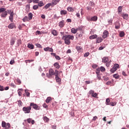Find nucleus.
Returning <instances> with one entry per match:
<instances>
[{"mask_svg": "<svg viewBox=\"0 0 129 129\" xmlns=\"http://www.w3.org/2000/svg\"><path fill=\"white\" fill-rule=\"evenodd\" d=\"M62 40H64V43H66V45H70V44H71L70 40L73 41V40H74V36L70 35H63L62 37Z\"/></svg>", "mask_w": 129, "mask_h": 129, "instance_id": "1", "label": "nucleus"}, {"mask_svg": "<svg viewBox=\"0 0 129 129\" xmlns=\"http://www.w3.org/2000/svg\"><path fill=\"white\" fill-rule=\"evenodd\" d=\"M6 9L4 8H0V13H2V18H7V16H8V12L6 11Z\"/></svg>", "mask_w": 129, "mask_h": 129, "instance_id": "2", "label": "nucleus"}, {"mask_svg": "<svg viewBox=\"0 0 129 129\" xmlns=\"http://www.w3.org/2000/svg\"><path fill=\"white\" fill-rule=\"evenodd\" d=\"M2 127H5V129H10L11 128V124L10 123H6L5 121H2Z\"/></svg>", "mask_w": 129, "mask_h": 129, "instance_id": "3", "label": "nucleus"}, {"mask_svg": "<svg viewBox=\"0 0 129 129\" xmlns=\"http://www.w3.org/2000/svg\"><path fill=\"white\" fill-rule=\"evenodd\" d=\"M31 109H32V107L29 106L28 107H24L22 110L24 111V113H30L31 112Z\"/></svg>", "mask_w": 129, "mask_h": 129, "instance_id": "4", "label": "nucleus"}, {"mask_svg": "<svg viewBox=\"0 0 129 129\" xmlns=\"http://www.w3.org/2000/svg\"><path fill=\"white\" fill-rule=\"evenodd\" d=\"M30 106L32 107L34 109H35V110H40V109L41 108L39 106H38L37 104H35L34 103H31Z\"/></svg>", "mask_w": 129, "mask_h": 129, "instance_id": "5", "label": "nucleus"}, {"mask_svg": "<svg viewBox=\"0 0 129 129\" xmlns=\"http://www.w3.org/2000/svg\"><path fill=\"white\" fill-rule=\"evenodd\" d=\"M55 75V71L53 69H50L49 71V74H47L46 76L48 77V78H50L51 76Z\"/></svg>", "mask_w": 129, "mask_h": 129, "instance_id": "6", "label": "nucleus"}, {"mask_svg": "<svg viewBox=\"0 0 129 129\" xmlns=\"http://www.w3.org/2000/svg\"><path fill=\"white\" fill-rule=\"evenodd\" d=\"M109 35V33H108V31L107 30H105L103 33V35H102V38L103 39H105V38H107Z\"/></svg>", "mask_w": 129, "mask_h": 129, "instance_id": "7", "label": "nucleus"}, {"mask_svg": "<svg viewBox=\"0 0 129 129\" xmlns=\"http://www.w3.org/2000/svg\"><path fill=\"white\" fill-rule=\"evenodd\" d=\"M8 29H11L17 28V26H16V24L14 23H10L8 25Z\"/></svg>", "mask_w": 129, "mask_h": 129, "instance_id": "8", "label": "nucleus"}, {"mask_svg": "<svg viewBox=\"0 0 129 129\" xmlns=\"http://www.w3.org/2000/svg\"><path fill=\"white\" fill-rule=\"evenodd\" d=\"M43 50L44 51H45V52H53L54 51L53 48L49 47L44 48Z\"/></svg>", "mask_w": 129, "mask_h": 129, "instance_id": "9", "label": "nucleus"}, {"mask_svg": "<svg viewBox=\"0 0 129 129\" xmlns=\"http://www.w3.org/2000/svg\"><path fill=\"white\" fill-rule=\"evenodd\" d=\"M9 20L11 21V23L14 22V12L11 13L10 16H9Z\"/></svg>", "mask_w": 129, "mask_h": 129, "instance_id": "10", "label": "nucleus"}, {"mask_svg": "<svg viewBox=\"0 0 129 129\" xmlns=\"http://www.w3.org/2000/svg\"><path fill=\"white\" fill-rule=\"evenodd\" d=\"M79 29H80V27H78L77 29L73 28L71 29V33H72V34H76V33H77V32H78V30H79Z\"/></svg>", "mask_w": 129, "mask_h": 129, "instance_id": "11", "label": "nucleus"}, {"mask_svg": "<svg viewBox=\"0 0 129 129\" xmlns=\"http://www.w3.org/2000/svg\"><path fill=\"white\" fill-rule=\"evenodd\" d=\"M65 21L64 20H62L58 23V26L60 28H63L64 26H65Z\"/></svg>", "mask_w": 129, "mask_h": 129, "instance_id": "12", "label": "nucleus"}, {"mask_svg": "<svg viewBox=\"0 0 129 129\" xmlns=\"http://www.w3.org/2000/svg\"><path fill=\"white\" fill-rule=\"evenodd\" d=\"M120 16V17H122L124 20H127V19L128 18V14H121Z\"/></svg>", "mask_w": 129, "mask_h": 129, "instance_id": "13", "label": "nucleus"}, {"mask_svg": "<svg viewBox=\"0 0 129 129\" xmlns=\"http://www.w3.org/2000/svg\"><path fill=\"white\" fill-rule=\"evenodd\" d=\"M102 41H103V39H102V38H101V37H98V38H97V39H96V43L98 44L99 43H101Z\"/></svg>", "mask_w": 129, "mask_h": 129, "instance_id": "14", "label": "nucleus"}, {"mask_svg": "<svg viewBox=\"0 0 129 129\" xmlns=\"http://www.w3.org/2000/svg\"><path fill=\"white\" fill-rule=\"evenodd\" d=\"M15 43H16V39L14 38H11L10 41L11 46H14V45H15Z\"/></svg>", "mask_w": 129, "mask_h": 129, "instance_id": "15", "label": "nucleus"}, {"mask_svg": "<svg viewBox=\"0 0 129 129\" xmlns=\"http://www.w3.org/2000/svg\"><path fill=\"white\" fill-rule=\"evenodd\" d=\"M102 62L103 63H107V62H108V57L105 56L102 58Z\"/></svg>", "mask_w": 129, "mask_h": 129, "instance_id": "16", "label": "nucleus"}, {"mask_svg": "<svg viewBox=\"0 0 129 129\" xmlns=\"http://www.w3.org/2000/svg\"><path fill=\"white\" fill-rule=\"evenodd\" d=\"M53 66L54 67H55L56 69H59L61 66H60V64H59V63L58 62H55L53 64Z\"/></svg>", "mask_w": 129, "mask_h": 129, "instance_id": "17", "label": "nucleus"}, {"mask_svg": "<svg viewBox=\"0 0 129 129\" xmlns=\"http://www.w3.org/2000/svg\"><path fill=\"white\" fill-rule=\"evenodd\" d=\"M97 21V16L91 17V22H96Z\"/></svg>", "mask_w": 129, "mask_h": 129, "instance_id": "18", "label": "nucleus"}, {"mask_svg": "<svg viewBox=\"0 0 129 129\" xmlns=\"http://www.w3.org/2000/svg\"><path fill=\"white\" fill-rule=\"evenodd\" d=\"M118 14L119 15H121V12H122V7L120 6L118 8Z\"/></svg>", "mask_w": 129, "mask_h": 129, "instance_id": "19", "label": "nucleus"}, {"mask_svg": "<svg viewBox=\"0 0 129 129\" xmlns=\"http://www.w3.org/2000/svg\"><path fill=\"white\" fill-rule=\"evenodd\" d=\"M96 38H97V35L96 34L93 35L89 37V39H90V40H93V39H96Z\"/></svg>", "mask_w": 129, "mask_h": 129, "instance_id": "20", "label": "nucleus"}, {"mask_svg": "<svg viewBox=\"0 0 129 129\" xmlns=\"http://www.w3.org/2000/svg\"><path fill=\"white\" fill-rule=\"evenodd\" d=\"M22 20L23 22H29V21H30V19H29V18L28 17V16H25L22 19Z\"/></svg>", "mask_w": 129, "mask_h": 129, "instance_id": "21", "label": "nucleus"}, {"mask_svg": "<svg viewBox=\"0 0 129 129\" xmlns=\"http://www.w3.org/2000/svg\"><path fill=\"white\" fill-rule=\"evenodd\" d=\"M67 11H68V12H74L75 9H74V8H72V7H69L67 8Z\"/></svg>", "mask_w": 129, "mask_h": 129, "instance_id": "22", "label": "nucleus"}, {"mask_svg": "<svg viewBox=\"0 0 129 129\" xmlns=\"http://www.w3.org/2000/svg\"><path fill=\"white\" fill-rule=\"evenodd\" d=\"M38 7H43V6H45V4H44V3H43V1H40L39 2H38Z\"/></svg>", "mask_w": 129, "mask_h": 129, "instance_id": "23", "label": "nucleus"}, {"mask_svg": "<svg viewBox=\"0 0 129 129\" xmlns=\"http://www.w3.org/2000/svg\"><path fill=\"white\" fill-rule=\"evenodd\" d=\"M27 47L30 49V50H32V49L34 48V45L31 44H28Z\"/></svg>", "mask_w": 129, "mask_h": 129, "instance_id": "24", "label": "nucleus"}, {"mask_svg": "<svg viewBox=\"0 0 129 129\" xmlns=\"http://www.w3.org/2000/svg\"><path fill=\"white\" fill-rule=\"evenodd\" d=\"M51 6H52V4L48 3L44 6V9H45V10H47L48 8H50Z\"/></svg>", "mask_w": 129, "mask_h": 129, "instance_id": "25", "label": "nucleus"}, {"mask_svg": "<svg viewBox=\"0 0 129 129\" xmlns=\"http://www.w3.org/2000/svg\"><path fill=\"white\" fill-rule=\"evenodd\" d=\"M28 19L29 21H31V20L33 19V14L32 13H30L28 14Z\"/></svg>", "mask_w": 129, "mask_h": 129, "instance_id": "26", "label": "nucleus"}, {"mask_svg": "<svg viewBox=\"0 0 129 129\" xmlns=\"http://www.w3.org/2000/svg\"><path fill=\"white\" fill-rule=\"evenodd\" d=\"M55 79L56 82H57L58 83H60V82H61V78H60L59 76L55 77Z\"/></svg>", "mask_w": 129, "mask_h": 129, "instance_id": "27", "label": "nucleus"}, {"mask_svg": "<svg viewBox=\"0 0 129 129\" xmlns=\"http://www.w3.org/2000/svg\"><path fill=\"white\" fill-rule=\"evenodd\" d=\"M51 100H52V98H51V97H48L46 99L45 102H46V103H50V101H51Z\"/></svg>", "mask_w": 129, "mask_h": 129, "instance_id": "28", "label": "nucleus"}, {"mask_svg": "<svg viewBox=\"0 0 129 129\" xmlns=\"http://www.w3.org/2000/svg\"><path fill=\"white\" fill-rule=\"evenodd\" d=\"M115 29H119L120 28V24L118 22H116L115 26Z\"/></svg>", "mask_w": 129, "mask_h": 129, "instance_id": "29", "label": "nucleus"}, {"mask_svg": "<svg viewBox=\"0 0 129 129\" xmlns=\"http://www.w3.org/2000/svg\"><path fill=\"white\" fill-rule=\"evenodd\" d=\"M51 34H52V35H53V36H57V31L55 30H52L51 31Z\"/></svg>", "mask_w": 129, "mask_h": 129, "instance_id": "30", "label": "nucleus"}, {"mask_svg": "<svg viewBox=\"0 0 129 129\" xmlns=\"http://www.w3.org/2000/svg\"><path fill=\"white\" fill-rule=\"evenodd\" d=\"M115 69H116V70H117V69H118V68H119V64H117V63H115L114 64V66L113 67Z\"/></svg>", "mask_w": 129, "mask_h": 129, "instance_id": "31", "label": "nucleus"}, {"mask_svg": "<svg viewBox=\"0 0 129 129\" xmlns=\"http://www.w3.org/2000/svg\"><path fill=\"white\" fill-rule=\"evenodd\" d=\"M67 11L66 10H61L60 11V15H67Z\"/></svg>", "mask_w": 129, "mask_h": 129, "instance_id": "32", "label": "nucleus"}, {"mask_svg": "<svg viewBox=\"0 0 129 129\" xmlns=\"http://www.w3.org/2000/svg\"><path fill=\"white\" fill-rule=\"evenodd\" d=\"M21 91H23V89H19L18 90V95L19 96H22V92Z\"/></svg>", "mask_w": 129, "mask_h": 129, "instance_id": "33", "label": "nucleus"}, {"mask_svg": "<svg viewBox=\"0 0 129 129\" xmlns=\"http://www.w3.org/2000/svg\"><path fill=\"white\" fill-rule=\"evenodd\" d=\"M124 32L123 31H121L119 33V37H120L121 38H122V37H124Z\"/></svg>", "mask_w": 129, "mask_h": 129, "instance_id": "34", "label": "nucleus"}, {"mask_svg": "<svg viewBox=\"0 0 129 129\" xmlns=\"http://www.w3.org/2000/svg\"><path fill=\"white\" fill-rule=\"evenodd\" d=\"M110 100L109 99V98H107L106 100V104L107 105H109V104H110Z\"/></svg>", "mask_w": 129, "mask_h": 129, "instance_id": "35", "label": "nucleus"}, {"mask_svg": "<svg viewBox=\"0 0 129 129\" xmlns=\"http://www.w3.org/2000/svg\"><path fill=\"white\" fill-rule=\"evenodd\" d=\"M33 10H38L39 9V5H34L33 7Z\"/></svg>", "mask_w": 129, "mask_h": 129, "instance_id": "36", "label": "nucleus"}, {"mask_svg": "<svg viewBox=\"0 0 129 129\" xmlns=\"http://www.w3.org/2000/svg\"><path fill=\"white\" fill-rule=\"evenodd\" d=\"M115 71H116V69H115L113 67L110 70L111 73H114V72H115Z\"/></svg>", "mask_w": 129, "mask_h": 129, "instance_id": "37", "label": "nucleus"}, {"mask_svg": "<svg viewBox=\"0 0 129 129\" xmlns=\"http://www.w3.org/2000/svg\"><path fill=\"white\" fill-rule=\"evenodd\" d=\"M94 91L91 90L89 92V94L92 95V96H93V95L94 94Z\"/></svg>", "mask_w": 129, "mask_h": 129, "instance_id": "38", "label": "nucleus"}, {"mask_svg": "<svg viewBox=\"0 0 129 129\" xmlns=\"http://www.w3.org/2000/svg\"><path fill=\"white\" fill-rule=\"evenodd\" d=\"M43 119L45 122H48V121H49V119L47 116H44Z\"/></svg>", "mask_w": 129, "mask_h": 129, "instance_id": "39", "label": "nucleus"}, {"mask_svg": "<svg viewBox=\"0 0 129 129\" xmlns=\"http://www.w3.org/2000/svg\"><path fill=\"white\" fill-rule=\"evenodd\" d=\"M9 85L13 88H16V85H15V84H14V83H11Z\"/></svg>", "mask_w": 129, "mask_h": 129, "instance_id": "40", "label": "nucleus"}, {"mask_svg": "<svg viewBox=\"0 0 129 129\" xmlns=\"http://www.w3.org/2000/svg\"><path fill=\"white\" fill-rule=\"evenodd\" d=\"M16 81H17V84H18V85H20L21 84V83H22V82H21V80H20V79H19V78L17 79Z\"/></svg>", "mask_w": 129, "mask_h": 129, "instance_id": "41", "label": "nucleus"}, {"mask_svg": "<svg viewBox=\"0 0 129 129\" xmlns=\"http://www.w3.org/2000/svg\"><path fill=\"white\" fill-rule=\"evenodd\" d=\"M109 105H111V106H114L116 105V102H110Z\"/></svg>", "mask_w": 129, "mask_h": 129, "instance_id": "42", "label": "nucleus"}, {"mask_svg": "<svg viewBox=\"0 0 129 129\" xmlns=\"http://www.w3.org/2000/svg\"><path fill=\"white\" fill-rule=\"evenodd\" d=\"M59 74V71L58 70H56L54 72V75L55 77L58 76Z\"/></svg>", "mask_w": 129, "mask_h": 129, "instance_id": "43", "label": "nucleus"}, {"mask_svg": "<svg viewBox=\"0 0 129 129\" xmlns=\"http://www.w3.org/2000/svg\"><path fill=\"white\" fill-rule=\"evenodd\" d=\"M17 44H18V46H20V45H21L22 44V40L18 39L17 40Z\"/></svg>", "mask_w": 129, "mask_h": 129, "instance_id": "44", "label": "nucleus"}, {"mask_svg": "<svg viewBox=\"0 0 129 129\" xmlns=\"http://www.w3.org/2000/svg\"><path fill=\"white\" fill-rule=\"evenodd\" d=\"M113 77L115 78V79H118V78H119V75L118 74H114L113 75Z\"/></svg>", "mask_w": 129, "mask_h": 129, "instance_id": "45", "label": "nucleus"}, {"mask_svg": "<svg viewBox=\"0 0 129 129\" xmlns=\"http://www.w3.org/2000/svg\"><path fill=\"white\" fill-rule=\"evenodd\" d=\"M18 104L19 106H22V105L23 104V102H22V101L19 100L18 101Z\"/></svg>", "mask_w": 129, "mask_h": 129, "instance_id": "46", "label": "nucleus"}, {"mask_svg": "<svg viewBox=\"0 0 129 129\" xmlns=\"http://www.w3.org/2000/svg\"><path fill=\"white\" fill-rule=\"evenodd\" d=\"M35 46H36V47H37V48H39L40 49H42V45H41L39 43H37L35 44Z\"/></svg>", "mask_w": 129, "mask_h": 129, "instance_id": "47", "label": "nucleus"}, {"mask_svg": "<svg viewBox=\"0 0 129 129\" xmlns=\"http://www.w3.org/2000/svg\"><path fill=\"white\" fill-rule=\"evenodd\" d=\"M100 70H101V72H104V71H105V68L103 67H101Z\"/></svg>", "mask_w": 129, "mask_h": 129, "instance_id": "48", "label": "nucleus"}, {"mask_svg": "<svg viewBox=\"0 0 129 129\" xmlns=\"http://www.w3.org/2000/svg\"><path fill=\"white\" fill-rule=\"evenodd\" d=\"M100 68H98V69H97L96 72V74H99V72H100Z\"/></svg>", "mask_w": 129, "mask_h": 129, "instance_id": "49", "label": "nucleus"}, {"mask_svg": "<svg viewBox=\"0 0 129 129\" xmlns=\"http://www.w3.org/2000/svg\"><path fill=\"white\" fill-rule=\"evenodd\" d=\"M112 21H113L112 19H110V20H109L108 21V23L109 25H111L112 24Z\"/></svg>", "mask_w": 129, "mask_h": 129, "instance_id": "50", "label": "nucleus"}, {"mask_svg": "<svg viewBox=\"0 0 129 129\" xmlns=\"http://www.w3.org/2000/svg\"><path fill=\"white\" fill-rule=\"evenodd\" d=\"M83 32H81L79 34H78V38H82Z\"/></svg>", "mask_w": 129, "mask_h": 129, "instance_id": "51", "label": "nucleus"}, {"mask_svg": "<svg viewBox=\"0 0 129 129\" xmlns=\"http://www.w3.org/2000/svg\"><path fill=\"white\" fill-rule=\"evenodd\" d=\"M76 49L77 50H78V51H80V50H81L82 49V47L78 46H77Z\"/></svg>", "mask_w": 129, "mask_h": 129, "instance_id": "52", "label": "nucleus"}, {"mask_svg": "<svg viewBox=\"0 0 129 129\" xmlns=\"http://www.w3.org/2000/svg\"><path fill=\"white\" fill-rule=\"evenodd\" d=\"M4 90H5L4 86L0 85V91H4Z\"/></svg>", "mask_w": 129, "mask_h": 129, "instance_id": "53", "label": "nucleus"}, {"mask_svg": "<svg viewBox=\"0 0 129 129\" xmlns=\"http://www.w3.org/2000/svg\"><path fill=\"white\" fill-rule=\"evenodd\" d=\"M111 63V60H110L108 62L106 63L107 67H109L110 66V63Z\"/></svg>", "mask_w": 129, "mask_h": 129, "instance_id": "54", "label": "nucleus"}, {"mask_svg": "<svg viewBox=\"0 0 129 129\" xmlns=\"http://www.w3.org/2000/svg\"><path fill=\"white\" fill-rule=\"evenodd\" d=\"M98 95L97 94V93H95L93 95V97H95V98H97V96Z\"/></svg>", "mask_w": 129, "mask_h": 129, "instance_id": "55", "label": "nucleus"}, {"mask_svg": "<svg viewBox=\"0 0 129 129\" xmlns=\"http://www.w3.org/2000/svg\"><path fill=\"white\" fill-rule=\"evenodd\" d=\"M57 4L56 0H53L52 1V6H53V5H56V4Z\"/></svg>", "mask_w": 129, "mask_h": 129, "instance_id": "56", "label": "nucleus"}, {"mask_svg": "<svg viewBox=\"0 0 129 129\" xmlns=\"http://www.w3.org/2000/svg\"><path fill=\"white\" fill-rule=\"evenodd\" d=\"M32 118H28L27 119V122L28 123H31V122H32Z\"/></svg>", "mask_w": 129, "mask_h": 129, "instance_id": "57", "label": "nucleus"}, {"mask_svg": "<svg viewBox=\"0 0 129 129\" xmlns=\"http://www.w3.org/2000/svg\"><path fill=\"white\" fill-rule=\"evenodd\" d=\"M98 117L96 116H95L93 117V119H92V121H95V120H96V119H97Z\"/></svg>", "mask_w": 129, "mask_h": 129, "instance_id": "58", "label": "nucleus"}, {"mask_svg": "<svg viewBox=\"0 0 129 129\" xmlns=\"http://www.w3.org/2000/svg\"><path fill=\"white\" fill-rule=\"evenodd\" d=\"M42 106L43 107H44V108H48V105H47V104L46 103H44L43 105H42Z\"/></svg>", "mask_w": 129, "mask_h": 129, "instance_id": "59", "label": "nucleus"}, {"mask_svg": "<svg viewBox=\"0 0 129 129\" xmlns=\"http://www.w3.org/2000/svg\"><path fill=\"white\" fill-rule=\"evenodd\" d=\"M55 58L56 60H60L61 59L58 55H55Z\"/></svg>", "mask_w": 129, "mask_h": 129, "instance_id": "60", "label": "nucleus"}, {"mask_svg": "<svg viewBox=\"0 0 129 129\" xmlns=\"http://www.w3.org/2000/svg\"><path fill=\"white\" fill-rule=\"evenodd\" d=\"M84 56V57H88L89 56V52H86Z\"/></svg>", "mask_w": 129, "mask_h": 129, "instance_id": "61", "label": "nucleus"}, {"mask_svg": "<svg viewBox=\"0 0 129 129\" xmlns=\"http://www.w3.org/2000/svg\"><path fill=\"white\" fill-rule=\"evenodd\" d=\"M86 19H87V21H91V18H90V16H87L86 17Z\"/></svg>", "mask_w": 129, "mask_h": 129, "instance_id": "62", "label": "nucleus"}, {"mask_svg": "<svg viewBox=\"0 0 129 129\" xmlns=\"http://www.w3.org/2000/svg\"><path fill=\"white\" fill-rule=\"evenodd\" d=\"M106 85H110L111 84V81H108L106 83Z\"/></svg>", "mask_w": 129, "mask_h": 129, "instance_id": "63", "label": "nucleus"}, {"mask_svg": "<svg viewBox=\"0 0 129 129\" xmlns=\"http://www.w3.org/2000/svg\"><path fill=\"white\" fill-rule=\"evenodd\" d=\"M33 3L34 4H39V0H33Z\"/></svg>", "mask_w": 129, "mask_h": 129, "instance_id": "64", "label": "nucleus"}]
</instances>
